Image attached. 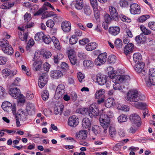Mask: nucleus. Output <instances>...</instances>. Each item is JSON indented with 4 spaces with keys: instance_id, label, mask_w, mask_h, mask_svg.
<instances>
[{
    "instance_id": "obj_1",
    "label": "nucleus",
    "mask_w": 155,
    "mask_h": 155,
    "mask_svg": "<svg viewBox=\"0 0 155 155\" xmlns=\"http://www.w3.org/2000/svg\"><path fill=\"white\" fill-rule=\"evenodd\" d=\"M109 77L112 79L113 81L114 82L113 85L114 89L115 90H118L121 92H125L126 91L125 89H123L120 86V83H124L126 81L129 80L130 77L128 75H116L114 74H110Z\"/></svg>"
},
{
    "instance_id": "obj_2",
    "label": "nucleus",
    "mask_w": 155,
    "mask_h": 155,
    "mask_svg": "<svg viewBox=\"0 0 155 155\" xmlns=\"http://www.w3.org/2000/svg\"><path fill=\"white\" fill-rule=\"evenodd\" d=\"M126 98L128 101L136 102L139 100H143L145 97L143 95L139 94L137 89H134L129 91L127 93Z\"/></svg>"
},
{
    "instance_id": "obj_3",
    "label": "nucleus",
    "mask_w": 155,
    "mask_h": 155,
    "mask_svg": "<svg viewBox=\"0 0 155 155\" xmlns=\"http://www.w3.org/2000/svg\"><path fill=\"white\" fill-rule=\"evenodd\" d=\"M10 87L8 92L9 94L14 98L19 99V101L21 102H25V100L22 98L23 96L21 94L20 89L16 87Z\"/></svg>"
},
{
    "instance_id": "obj_4",
    "label": "nucleus",
    "mask_w": 155,
    "mask_h": 155,
    "mask_svg": "<svg viewBox=\"0 0 155 155\" xmlns=\"http://www.w3.org/2000/svg\"><path fill=\"white\" fill-rule=\"evenodd\" d=\"M147 86L150 87L155 85V69H150L149 72V76L144 78Z\"/></svg>"
},
{
    "instance_id": "obj_5",
    "label": "nucleus",
    "mask_w": 155,
    "mask_h": 155,
    "mask_svg": "<svg viewBox=\"0 0 155 155\" xmlns=\"http://www.w3.org/2000/svg\"><path fill=\"white\" fill-rule=\"evenodd\" d=\"M99 121L101 125L104 128H108L110 125V118L108 116L105 114H102L101 115Z\"/></svg>"
},
{
    "instance_id": "obj_6",
    "label": "nucleus",
    "mask_w": 155,
    "mask_h": 155,
    "mask_svg": "<svg viewBox=\"0 0 155 155\" xmlns=\"http://www.w3.org/2000/svg\"><path fill=\"white\" fill-rule=\"evenodd\" d=\"M65 86L63 84H59L56 90L54 98L56 99H58L61 97L65 92Z\"/></svg>"
},
{
    "instance_id": "obj_7",
    "label": "nucleus",
    "mask_w": 155,
    "mask_h": 155,
    "mask_svg": "<svg viewBox=\"0 0 155 155\" xmlns=\"http://www.w3.org/2000/svg\"><path fill=\"white\" fill-rule=\"evenodd\" d=\"M145 64L143 62L137 63L134 67L135 70L138 73H140L142 76H144L147 72L144 69Z\"/></svg>"
},
{
    "instance_id": "obj_8",
    "label": "nucleus",
    "mask_w": 155,
    "mask_h": 155,
    "mask_svg": "<svg viewBox=\"0 0 155 155\" xmlns=\"http://www.w3.org/2000/svg\"><path fill=\"white\" fill-rule=\"evenodd\" d=\"M107 56V54L106 53H103L100 54L95 60V64L100 66L104 64L106 61Z\"/></svg>"
},
{
    "instance_id": "obj_9",
    "label": "nucleus",
    "mask_w": 155,
    "mask_h": 155,
    "mask_svg": "<svg viewBox=\"0 0 155 155\" xmlns=\"http://www.w3.org/2000/svg\"><path fill=\"white\" fill-rule=\"evenodd\" d=\"M129 119L132 122L136 125L137 127H139L141 125V118L138 114H132L130 116Z\"/></svg>"
},
{
    "instance_id": "obj_10",
    "label": "nucleus",
    "mask_w": 155,
    "mask_h": 155,
    "mask_svg": "<svg viewBox=\"0 0 155 155\" xmlns=\"http://www.w3.org/2000/svg\"><path fill=\"white\" fill-rule=\"evenodd\" d=\"M130 11L132 14H139L140 13V7L138 4H132L130 5Z\"/></svg>"
},
{
    "instance_id": "obj_11",
    "label": "nucleus",
    "mask_w": 155,
    "mask_h": 155,
    "mask_svg": "<svg viewBox=\"0 0 155 155\" xmlns=\"http://www.w3.org/2000/svg\"><path fill=\"white\" fill-rule=\"evenodd\" d=\"M68 123L69 126L74 127L78 124V119L76 116H72L68 118Z\"/></svg>"
},
{
    "instance_id": "obj_12",
    "label": "nucleus",
    "mask_w": 155,
    "mask_h": 155,
    "mask_svg": "<svg viewBox=\"0 0 155 155\" xmlns=\"http://www.w3.org/2000/svg\"><path fill=\"white\" fill-rule=\"evenodd\" d=\"M109 9L112 18L114 20L117 21L119 19V15L116 9L112 6H110L109 7Z\"/></svg>"
},
{
    "instance_id": "obj_13",
    "label": "nucleus",
    "mask_w": 155,
    "mask_h": 155,
    "mask_svg": "<svg viewBox=\"0 0 155 155\" xmlns=\"http://www.w3.org/2000/svg\"><path fill=\"white\" fill-rule=\"evenodd\" d=\"M15 118H18L21 121H25L27 119V116L25 112L22 110L19 109L16 114Z\"/></svg>"
},
{
    "instance_id": "obj_14",
    "label": "nucleus",
    "mask_w": 155,
    "mask_h": 155,
    "mask_svg": "<svg viewBox=\"0 0 155 155\" xmlns=\"http://www.w3.org/2000/svg\"><path fill=\"white\" fill-rule=\"evenodd\" d=\"M62 29L65 32H69L71 29V25L70 23L67 21H64L61 24Z\"/></svg>"
},
{
    "instance_id": "obj_15",
    "label": "nucleus",
    "mask_w": 155,
    "mask_h": 155,
    "mask_svg": "<svg viewBox=\"0 0 155 155\" xmlns=\"http://www.w3.org/2000/svg\"><path fill=\"white\" fill-rule=\"evenodd\" d=\"M53 16V19L56 21L57 18V15L53 12H45L42 15V19H45L48 17Z\"/></svg>"
},
{
    "instance_id": "obj_16",
    "label": "nucleus",
    "mask_w": 155,
    "mask_h": 155,
    "mask_svg": "<svg viewBox=\"0 0 155 155\" xmlns=\"http://www.w3.org/2000/svg\"><path fill=\"white\" fill-rule=\"evenodd\" d=\"M75 137L78 140H84L87 137V131L84 130H80L76 133Z\"/></svg>"
},
{
    "instance_id": "obj_17",
    "label": "nucleus",
    "mask_w": 155,
    "mask_h": 155,
    "mask_svg": "<svg viewBox=\"0 0 155 155\" xmlns=\"http://www.w3.org/2000/svg\"><path fill=\"white\" fill-rule=\"evenodd\" d=\"M62 76V73L61 71L59 70L52 71L50 72V76L51 78L54 79L59 78Z\"/></svg>"
},
{
    "instance_id": "obj_18",
    "label": "nucleus",
    "mask_w": 155,
    "mask_h": 155,
    "mask_svg": "<svg viewBox=\"0 0 155 155\" xmlns=\"http://www.w3.org/2000/svg\"><path fill=\"white\" fill-rule=\"evenodd\" d=\"M134 46V45L132 43L126 45L124 48V53L127 55L130 54L133 51Z\"/></svg>"
},
{
    "instance_id": "obj_19",
    "label": "nucleus",
    "mask_w": 155,
    "mask_h": 155,
    "mask_svg": "<svg viewBox=\"0 0 155 155\" xmlns=\"http://www.w3.org/2000/svg\"><path fill=\"white\" fill-rule=\"evenodd\" d=\"M26 110L28 113L31 115L35 114V107L32 103H28L27 104Z\"/></svg>"
},
{
    "instance_id": "obj_20",
    "label": "nucleus",
    "mask_w": 155,
    "mask_h": 155,
    "mask_svg": "<svg viewBox=\"0 0 155 155\" xmlns=\"http://www.w3.org/2000/svg\"><path fill=\"white\" fill-rule=\"evenodd\" d=\"M89 116L91 118L93 117V116L95 117L99 115L98 110L97 108H94L91 106L89 107Z\"/></svg>"
},
{
    "instance_id": "obj_21",
    "label": "nucleus",
    "mask_w": 155,
    "mask_h": 155,
    "mask_svg": "<svg viewBox=\"0 0 155 155\" xmlns=\"http://www.w3.org/2000/svg\"><path fill=\"white\" fill-rule=\"evenodd\" d=\"M108 30L109 33L114 36L117 35L120 31V28L117 26L110 27Z\"/></svg>"
},
{
    "instance_id": "obj_22",
    "label": "nucleus",
    "mask_w": 155,
    "mask_h": 155,
    "mask_svg": "<svg viewBox=\"0 0 155 155\" xmlns=\"http://www.w3.org/2000/svg\"><path fill=\"white\" fill-rule=\"evenodd\" d=\"M73 2L75 8L77 10H81L84 7L83 0H74Z\"/></svg>"
},
{
    "instance_id": "obj_23",
    "label": "nucleus",
    "mask_w": 155,
    "mask_h": 155,
    "mask_svg": "<svg viewBox=\"0 0 155 155\" xmlns=\"http://www.w3.org/2000/svg\"><path fill=\"white\" fill-rule=\"evenodd\" d=\"M107 77L105 76L100 75L97 77V81L99 85H103L107 82Z\"/></svg>"
},
{
    "instance_id": "obj_24",
    "label": "nucleus",
    "mask_w": 155,
    "mask_h": 155,
    "mask_svg": "<svg viewBox=\"0 0 155 155\" xmlns=\"http://www.w3.org/2000/svg\"><path fill=\"white\" fill-rule=\"evenodd\" d=\"M82 126L85 129L89 128L90 127L91 124V121L87 118H84L82 121Z\"/></svg>"
},
{
    "instance_id": "obj_25",
    "label": "nucleus",
    "mask_w": 155,
    "mask_h": 155,
    "mask_svg": "<svg viewBox=\"0 0 155 155\" xmlns=\"http://www.w3.org/2000/svg\"><path fill=\"white\" fill-rule=\"evenodd\" d=\"M105 90L103 89L97 90L95 94V98L99 99L101 98H105Z\"/></svg>"
},
{
    "instance_id": "obj_26",
    "label": "nucleus",
    "mask_w": 155,
    "mask_h": 155,
    "mask_svg": "<svg viewBox=\"0 0 155 155\" xmlns=\"http://www.w3.org/2000/svg\"><path fill=\"white\" fill-rule=\"evenodd\" d=\"M64 106L61 104L59 106H56L54 108V113L56 115L59 114L61 115L63 111Z\"/></svg>"
},
{
    "instance_id": "obj_27",
    "label": "nucleus",
    "mask_w": 155,
    "mask_h": 155,
    "mask_svg": "<svg viewBox=\"0 0 155 155\" xmlns=\"http://www.w3.org/2000/svg\"><path fill=\"white\" fill-rule=\"evenodd\" d=\"M2 50L5 53L9 55H12L14 53L13 48L9 44H8V45L3 48Z\"/></svg>"
},
{
    "instance_id": "obj_28",
    "label": "nucleus",
    "mask_w": 155,
    "mask_h": 155,
    "mask_svg": "<svg viewBox=\"0 0 155 155\" xmlns=\"http://www.w3.org/2000/svg\"><path fill=\"white\" fill-rule=\"evenodd\" d=\"M42 61L34 62L32 64V68L35 71H38L42 66Z\"/></svg>"
},
{
    "instance_id": "obj_29",
    "label": "nucleus",
    "mask_w": 155,
    "mask_h": 155,
    "mask_svg": "<svg viewBox=\"0 0 155 155\" xmlns=\"http://www.w3.org/2000/svg\"><path fill=\"white\" fill-rule=\"evenodd\" d=\"M135 39L137 43L140 44L143 43L147 40L146 36L143 35V34H140L139 35L136 36Z\"/></svg>"
},
{
    "instance_id": "obj_30",
    "label": "nucleus",
    "mask_w": 155,
    "mask_h": 155,
    "mask_svg": "<svg viewBox=\"0 0 155 155\" xmlns=\"http://www.w3.org/2000/svg\"><path fill=\"white\" fill-rule=\"evenodd\" d=\"M40 54L44 58L48 59L51 57L52 55L51 53L48 50H45L42 49L40 51Z\"/></svg>"
},
{
    "instance_id": "obj_31",
    "label": "nucleus",
    "mask_w": 155,
    "mask_h": 155,
    "mask_svg": "<svg viewBox=\"0 0 155 155\" xmlns=\"http://www.w3.org/2000/svg\"><path fill=\"white\" fill-rule=\"evenodd\" d=\"M12 104L8 101L3 102L2 105V108L6 112H8L10 110Z\"/></svg>"
},
{
    "instance_id": "obj_32",
    "label": "nucleus",
    "mask_w": 155,
    "mask_h": 155,
    "mask_svg": "<svg viewBox=\"0 0 155 155\" xmlns=\"http://www.w3.org/2000/svg\"><path fill=\"white\" fill-rule=\"evenodd\" d=\"M114 104V100L113 98H109L105 101V105L108 108H110Z\"/></svg>"
},
{
    "instance_id": "obj_33",
    "label": "nucleus",
    "mask_w": 155,
    "mask_h": 155,
    "mask_svg": "<svg viewBox=\"0 0 155 155\" xmlns=\"http://www.w3.org/2000/svg\"><path fill=\"white\" fill-rule=\"evenodd\" d=\"M83 11L87 16H90L92 13V10L89 5H85L83 8Z\"/></svg>"
},
{
    "instance_id": "obj_34",
    "label": "nucleus",
    "mask_w": 155,
    "mask_h": 155,
    "mask_svg": "<svg viewBox=\"0 0 155 155\" xmlns=\"http://www.w3.org/2000/svg\"><path fill=\"white\" fill-rule=\"evenodd\" d=\"M97 45L95 42L90 43L86 45L85 48L88 51H91L96 49Z\"/></svg>"
},
{
    "instance_id": "obj_35",
    "label": "nucleus",
    "mask_w": 155,
    "mask_h": 155,
    "mask_svg": "<svg viewBox=\"0 0 155 155\" xmlns=\"http://www.w3.org/2000/svg\"><path fill=\"white\" fill-rule=\"evenodd\" d=\"M93 10L94 15L96 19H98L100 15V12L98 8V5H96L91 6Z\"/></svg>"
},
{
    "instance_id": "obj_36",
    "label": "nucleus",
    "mask_w": 155,
    "mask_h": 155,
    "mask_svg": "<svg viewBox=\"0 0 155 155\" xmlns=\"http://www.w3.org/2000/svg\"><path fill=\"white\" fill-rule=\"evenodd\" d=\"M134 61L135 62L139 63L140 62L142 59V56L140 53H136L133 55Z\"/></svg>"
},
{
    "instance_id": "obj_37",
    "label": "nucleus",
    "mask_w": 155,
    "mask_h": 155,
    "mask_svg": "<svg viewBox=\"0 0 155 155\" xmlns=\"http://www.w3.org/2000/svg\"><path fill=\"white\" fill-rule=\"evenodd\" d=\"M52 40L55 48L58 50H60L61 47L58 40L55 37H52Z\"/></svg>"
},
{
    "instance_id": "obj_38",
    "label": "nucleus",
    "mask_w": 155,
    "mask_h": 155,
    "mask_svg": "<svg viewBox=\"0 0 155 155\" xmlns=\"http://www.w3.org/2000/svg\"><path fill=\"white\" fill-rule=\"evenodd\" d=\"M63 57L64 55L63 54L60 53H58L56 55L54 56V62L56 64L58 63Z\"/></svg>"
},
{
    "instance_id": "obj_39",
    "label": "nucleus",
    "mask_w": 155,
    "mask_h": 155,
    "mask_svg": "<svg viewBox=\"0 0 155 155\" xmlns=\"http://www.w3.org/2000/svg\"><path fill=\"white\" fill-rule=\"evenodd\" d=\"M135 106L137 108L143 110L146 108L147 104L143 102H137L134 104Z\"/></svg>"
},
{
    "instance_id": "obj_40",
    "label": "nucleus",
    "mask_w": 155,
    "mask_h": 155,
    "mask_svg": "<svg viewBox=\"0 0 155 155\" xmlns=\"http://www.w3.org/2000/svg\"><path fill=\"white\" fill-rule=\"evenodd\" d=\"M80 113L84 115H88L89 114V108H82L79 109Z\"/></svg>"
},
{
    "instance_id": "obj_41",
    "label": "nucleus",
    "mask_w": 155,
    "mask_h": 155,
    "mask_svg": "<svg viewBox=\"0 0 155 155\" xmlns=\"http://www.w3.org/2000/svg\"><path fill=\"white\" fill-rule=\"evenodd\" d=\"M140 28L142 32L145 35H149L151 33V31L150 30L147 28L143 25H140Z\"/></svg>"
},
{
    "instance_id": "obj_42",
    "label": "nucleus",
    "mask_w": 155,
    "mask_h": 155,
    "mask_svg": "<svg viewBox=\"0 0 155 155\" xmlns=\"http://www.w3.org/2000/svg\"><path fill=\"white\" fill-rule=\"evenodd\" d=\"M117 109L119 110H121L124 111H127L129 110L128 106L126 105H122L119 104L117 105Z\"/></svg>"
},
{
    "instance_id": "obj_43",
    "label": "nucleus",
    "mask_w": 155,
    "mask_h": 155,
    "mask_svg": "<svg viewBox=\"0 0 155 155\" xmlns=\"http://www.w3.org/2000/svg\"><path fill=\"white\" fill-rule=\"evenodd\" d=\"M83 65L85 67H91L93 66V62L90 60H85L83 61Z\"/></svg>"
},
{
    "instance_id": "obj_44",
    "label": "nucleus",
    "mask_w": 155,
    "mask_h": 155,
    "mask_svg": "<svg viewBox=\"0 0 155 155\" xmlns=\"http://www.w3.org/2000/svg\"><path fill=\"white\" fill-rule=\"evenodd\" d=\"M45 35L42 32H38L35 35V38L36 41H39L41 40H43Z\"/></svg>"
},
{
    "instance_id": "obj_45",
    "label": "nucleus",
    "mask_w": 155,
    "mask_h": 155,
    "mask_svg": "<svg viewBox=\"0 0 155 155\" xmlns=\"http://www.w3.org/2000/svg\"><path fill=\"white\" fill-rule=\"evenodd\" d=\"M127 119V115L124 114L121 115L118 117V121L120 123L126 122Z\"/></svg>"
},
{
    "instance_id": "obj_46",
    "label": "nucleus",
    "mask_w": 155,
    "mask_h": 155,
    "mask_svg": "<svg viewBox=\"0 0 155 155\" xmlns=\"http://www.w3.org/2000/svg\"><path fill=\"white\" fill-rule=\"evenodd\" d=\"M41 97L44 101L47 100L49 97V94L48 91L46 90L43 91L42 93Z\"/></svg>"
},
{
    "instance_id": "obj_47",
    "label": "nucleus",
    "mask_w": 155,
    "mask_h": 155,
    "mask_svg": "<svg viewBox=\"0 0 155 155\" xmlns=\"http://www.w3.org/2000/svg\"><path fill=\"white\" fill-rule=\"evenodd\" d=\"M42 40L46 44H49L52 41V38H51L49 35H45Z\"/></svg>"
},
{
    "instance_id": "obj_48",
    "label": "nucleus",
    "mask_w": 155,
    "mask_h": 155,
    "mask_svg": "<svg viewBox=\"0 0 155 155\" xmlns=\"http://www.w3.org/2000/svg\"><path fill=\"white\" fill-rule=\"evenodd\" d=\"M116 57L115 55H111L109 56L107 58V62L109 64L113 63L116 61Z\"/></svg>"
},
{
    "instance_id": "obj_49",
    "label": "nucleus",
    "mask_w": 155,
    "mask_h": 155,
    "mask_svg": "<svg viewBox=\"0 0 155 155\" xmlns=\"http://www.w3.org/2000/svg\"><path fill=\"white\" fill-rule=\"evenodd\" d=\"M130 0H120L119 4L120 7H125L128 6Z\"/></svg>"
},
{
    "instance_id": "obj_50",
    "label": "nucleus",
    "mask_w": 155,
    "mask_h": 155,
    "mask_svg": "<svg viewBox=\"0 0 155 155\" xmlns=\"http://www.w3.org/2000/svg\"><path fill=\"white\" fill-rule=\"evenodd\" d=\"M114 44L117 48H121L122 46V42L120 39L118 38L116 39Z\"/></svg>"
},
{
    "instance_id": "obj_51",
    "label": "nucleus",
    "mask_w": 155,
    "mask_h": 155,
    "mask_svg": "<svg viewBox=\"0 0 155 155\" xmlns=\"http://www.w3.org/2000/svg\"><path fill=\"white\" fill-rule=\"evenodd\" d=\"M149 18L150 16L148 15H143L137 19V21L139 22H143Z\"/></svg>"
},
{
    "instance_id": "obj_52",
    "label": "nucleus",
    "mask_w": 155,
    "mask_h": 155,
    "mask_svg": "<svg viewBox=\"0 0 155 155\" xmlns=\"http://www.w3.org/2000/svg\"><path fill=\"white\" fill-rule=\"evenodd\" d=\"M77 38L75 35H72L69 39L70 43L71 45L76 44L77 42Z\"/></svg>"
},
{
    "instance_id": "obj_53",
    "label": "nucleus",
    "mask_w": 155,
    "mask_h": 155,
    "mask_svg": "<svg viewBox=\"0 0 155 155\" xmlns=\"http://www.w3.org/2000/svg\"><path fill=\"white\" fill-rule=\"evenodd\" d=\"M68 58L71 64L75 65L77 64V57L74 56H70Z\"/></svg>"
},
{
    "instance_id": "obj_54",
    "label": "nucleus",
    "mask_w": 155,
    "mask_h": 155,
    "mask_svg": "<svg viewBox=\"0 0 155 155\" xmlns=\"http://www.w3.org/2000/svg\"><path fill=\"white\" fill-rule=\"evenodd\" d=\"M119 18L123 21L130 22L131 21L130 19L128 18L127 17L123 14L120 15L119 16Z\"/></svg>"
},
{
    "instance_id": "obj_55",
    "label": "nucleus",
    "mask_w": 155,
    "mask_h": 155,
    "mask_svg": "<svg viewBox=\"0 0 155 155\" xmlns=\"http://www.w3.org/2000/svg\"><path fill=\"white\" fill-rule=\"evenodd\" d=\"M109 132L110 136L111 137H113L115 136L116 131L114 128L112 127H110Z\"/></svg>"
},
{
    "instance_id": "obj_56",
    "label": "nucleus",
    "mask_w": 155,
    "mask_h": 155,
    "mask_svg": "<svg viewBox=\"0 0 155 155\" xmlns=\"http://www.w3.org/2000/svg\"><path fill=\"white\" fill-rule=\"evenodd\" d=\"M146 42L149 45H155V40L151 38H148L147 39Z\"/></svg>"
},
{
    "instance_id": "obj_57",
    "label": "nucleus",
    "mask_w": 155,
    "mask_h": 155,
    "mask_svg": "<svg viewBox=\"0 0 155 155\" xmlns=\"http://www.w3.org/2000/svg\"><path fill=\"white\" fill-rule=\"evenodd\" d=\"M149 27L153 31H155V22L151 21L149 22L148 24Z\"/></svg>"
},
{
    "instance_id": "obj_58",
    "label": "nucleus",
    "mask_w": 155,
    "mask_h": 155,
    "mask_svg": "<svg viewBox=\"0 0 155 155\" xmlns=\"http://www.w3.org/2000/svg\"><path fill=\"white\" fill-rule=\"evenodd\" d=\"M48 76L47 73L45 72L41 74L39 78V79H41L43 80L48 81Z\"/></svg>"
},
{
    "instance_id": "obj_59",
    "label": "nucleus",
    "mask_w": 155,
    "mask_h": 155,
    "mask_svg": "<svg viewBox=\"0 0 155 155\" xmlns=\"http://www.w3.org/2000/svg\"><path fill=\"white\" fill-rule=\"evenodd\" d=\"M8 41L5 39L4 38L2 41H0V46L2 47V48L8 45Z\"/></svg>"
},
{
    "instance_id": "obj_60",
    "label": "nucleus",
    "mask_w": 155,
    "mask_h": 155,
    "mask_svg": "<svg viewBox=\"0 0 155 155\" xmlns=\"http://www.w3.org/2000/svg\"><path fill=\"white\" fill-rule=\"evenodd\" d=\"M99 129V127L97 125L94 126L92 128V131L95 135H97L98 134Z\"/></svg>"
},
{
    "instance_id": "obj_61",
    "label": "nucleus",
    "mask_w": 155,
    "mask_h": 155,
    "mask_svg": "<svg viewBox=\"0 0 155 155\" xmlns=\"http://www.w3.org/2000/svg\"><path fill=\"white\" fill-rule=\"evenodd\" d=\"M54 25V22L52 20H48L46 23V25L47 26L50 28H52Z\"/></svg>"
},
{
    "instance_id": "obj_62",
    "label": "nucleus",
    "mask_w": 155,
    "mask_h": 155,
    "mask_svg": "<svg viewBox=\"0 0 155 155\" xmlns=\"http://www.w3.org/2000/svg\"><path fill=\"white\" fill-rule=\"evenodd\" d=\"M111 17L107 14L105 15L104 17V21L109 22L111 19Z\"/></svg>"
},
{
    "instance_id": "obj_63",
    "label": "nucleus",
    "mask_w": 155,
    "mask_h": 155,
    "mask_svg": "<svg viewBox=\"0 0 155 155\" xmlns=\"http://www.w3.org/2000/svg\"><path fill=\"white\" fill-rule=\"evenodd\" d=\"M11 70L8 69H4L2 70V73L6 77L11 75Z\"/></svg>"
},
{
    "instance_id": "obj_64",
    "label": "nucleus",
    "mask_w": 155,
    "mask_h": 155,
    "mask_svg": "<svg viewBox=\"0 0 155 155\" xmlns=\"http://www.w3.org/2000/svg\"><path fill=\"white\" fill-rule=\"evenodd\" d=\"M61 67L64 70H67L69 69V67L68 64L64 62L61 63Z\"/></svg>"
}]
</instances>
